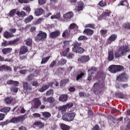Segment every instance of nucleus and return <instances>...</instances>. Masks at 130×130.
Masks as SVG:
<instances>
[{"label": "nucleus", "instance_id": "f257e3e1", "mask_svg": "<svg viewBox=\"0 0 130 130\" xmlns=\"http://www.w3.org/2000/svg\"><path fill=\"white\" fill-rule=\"evenodd\" d=\"M130 48L127 46H121L118 50L115 53V56L117 58L120 56H124L126 54V52H129Z\"/></svg>", "mask_w": 130, "mask_h": 130}, {"label": "nucleus", "instance_id": "f03ea898", "mask_svg": "<svg viewBox=\"0 0 130 130\" xmlns=\"http://www.w3.org/2000/svg\"><path fill=\"white\" fill-rule=\"evenodd\" d=\"M75 116H76V114L75 113H73V112H69L64 114L62 116V119L65 121H73L74 120V118H75Z\"/></svg>", "mask_w": 130, "mask_h": 130}, {"label": "nucleus", "instance_id": "7ed1b4c3", "mask_svg": "<svg viewBox=\"0 0 130 130\" xmlns=\"http://www.w3.org/2000/svg\"><path fill=\"white\" fill-rule=\"evenodd\" d=\"M123 69V67L119 65H111L109 67V71L112 74H116L117 72H120Z\"/></svg>", "mask_w": 130, "mask_h": 130}, {"label": "nucleus", "instance_id": "20e7f679", "mask_svg": "<svg viewBox=\"0 0 130 130\" xmlns=\"http://www.w3.org/2000/svg\"><path fill=\"white\" fill-rule=\"evenodd\" d=\"M47 37V35L46 33L42 31H40L37 35L36 37H35V40L36 41H39V40H41V41H43Z\"/></svg>", "mask_w": 130, "mask_h": 130}, {"label": "nucleus", "instance_id": "39448f33", "mask_svg": "<svg viewBox=\"0 0 130 130\" xmlns=\"http://www.w3.org/2000/svg\"><path fill=\"white\" fill-rule=\"evenodd\" d=\"M23 87L24 91H25L26 93H30L31 90H32L31 85H30V84H29L27 82H23Z\"/></svg>", "mask_w": 130, "mask_h": 130}, {"label": "nucleus", "instance_id": "423d86ee", "mask_svg": "<svg viewBox=\"0 0 130 130\" xmlns=\"http://www.w3.org/2000/svg\"><path fill=\"white\" fill-rule=\"evenodd\" d=\"M78 61L79 62H82L83 63H85L86 62H88L90 60V57L89 56H82L79 57L78 59Z\"/></svg>", "mask_w": 130, "mask_h": 130}, {"label": "nucleus", "instance_id": "0eeeda50", "mask_svg": "<svg viewBox=\"0 0 130 130\" xmlns=\"http://www.w3.org/2000/svg\"><path fill=\"white\" fill-rule=\"evenodd\" d=\"M116 38H117V35L116 34L111 35L107 39V44H111V43H112L113 41H115V40H116Z\"/></svg>", "mask_w": 130, "mask_h": 130}, {"label": "nucleus", "instance_id": "6e6552de", "mask_svg": "<svg viewBox=\"0 0 130 130\" xmlns=\"http://www.w3.org/2000/svg\"><path fill=\"white\" fill-rule=\"evenodd\" d=\"M23 118L24 117H23L22 116L17 117H13L11 119L10 121L12 123H18V122H19V121H23Z\"/></svg>", "mask_w": 130, "mask_h": 130}, {"label": "nucleus", "instance_id": "1a4fd4ad", "mask_svg": "<svg viewBox=\"0 0 130 130\" xmlns=\"http://www.w3.org/2000/svg\"><path fill=\"white\" fill-rule=\"evenodd\" d=\"M110 14H111V12H110V11L106 10L102 15L100 16L99 20H102V17L105 19L106 17H109V16H110Z\"/></svg>", "mask_w": 130, "mask_h": 130}, {"label": "nucleus", "instance_id": "9d476101", "mask_svg": "<svg viewBox=\"0 0 130 130\" xmlns=\"http://www.w3.org/2000/svg\"><path fill=\"white\" fill-rule=\"evenodd\" d=\"M117 81H126L127 80V75L126 74H122L119 75L117 77Z\"/></svg>", "mask_w": 130, "mask_h": 130}, {"label": "nucleus", "instance_id": "9b49d317", "mask_svg": "<svg viewBox=\"0 0 130 130\" xmlns=\"http://www.w3.org/2000/svg\"><path fill=\"white\" fill-rule=\"evenodd\" d=\"M114 59V53H113V50L110 49L108 50V59L109 61H111V60H113Z\"/></svg>", "mask_w": 130, "mask_h": 130}, {"label": "nucleus", "instance_id": "f8f14e48", "mask_svg": "<svg viewBox=\"0 0 130 130\" xmlns=\"http://www.w3.org/2000/svg\"><path fill=\"white\" fill-rule=\"evenodd\" d=\"M6 71V72H12V68L7 65H2L0 66V72Z\"/></svg>", "mask_w": 130, "mask_h": 130}, {"label": "nucleus", "instance_id": "ddd939ff", "mask_svg": "<svg viewBox=\"0 0 130 130\" xmlns=\"http://www.w3.org/2000/svg\"><path fill=\"white\" fill-rule=\"evenodd\" d=\"M60 35V32L59 30H56L55 31H53L50 34V38H56V37H58Z\"/></svg>", "mask_w": 130, "mask_h": 130}, {"label": "nucleus", "instance_id": "4468645a", "mask_svg": "<svg viewBox=\"0 0 130 130\" xmlns=\"http://www.w3.org/2000/svg\"><path fill=\"white\" fill-rule=\"evenodd\" d=\"M43 100L44 102H48L49 103H53V102H54V98L52 96L48 98L43 97Z\"/></svg>", "mask_w": 130, "mask_h": 130}, {"label": "nucleus", "instance_id": "2eb2a0df", "mask_svg": "<svg viewBox=\"0 0 130 130\" xmlns=\"http://www.w3.org/2000/svg\"><path fill=\"white\" fill-rule=\"evenodd\" d=\"M28 48L26 46L21 47L19 54H25L28 51Z\"/></svg>", "mask_w": 130, "mask_h": 130}, {"label": "nucleus", "instance_id": "dca6fc26", "mask_svg": "<svg viewBox=\"0 0 130 130\" xmlns=\"http://www.w3.org/2000/svg\"><path fill=\"white\" fill-rule=\"evenodd\" d=\"M84 9V3L83 2H79L77 4V12H80V11H83Z\"/></svg>", "mask_w": 130, "mask_h": 130}, {"label": "nucleus", "instance_id": "f3484780", "mask_svg": "<svg viewBox=\"0 0 130 130\" xmlns=\"http://www.w3.org/2000/svg\"><path fill=\"white\" fill-rule=\"evenodd\" d=\"M5 38H6L7 39H9V38H11L12 37H14V36H15V35H14V34L8 31H5L4 32L3 34Z\"/></svg>", "mask_w": 130, "mask_h": 130}, {"label": "nucleus", "instance_id": "a211bd4d", "mask_svg": "<svg viewBox=\"0 0 130 130\" xmlns=\"http://www.w3.org/2000/svg\"><path fill=\"white\" fill-rule=\"evenodd\" d=\"M68 94H64L59 96V101H62V102H66V101H68Z\"/></svg>", "mask_w": 130, "mask_h": 130}, {"label": "nucleus", "instance_id": "6ab92c4d", "mask_svg": "<svg viewBox=\"0 0 130 130\" xmlns=\"http://www.w3.org/2000/svg\"><path fill=\"white\" fill-rule=\"evenodd\" d=\"M82 44L81 43H78V42H75L74 44V47L73 48V51H77V49L80 47Z\"/></svg>", "mask_w": 130, "mask_h": 130}, {"label": "nucleus", "instance_id": "aec40b11", "mask_svg": "<svg viewBox=\"0 0 130 130\" xmlns=\"http://www.w3.org/2000/svg\"><path fill=\"white\" fill-rule=\"evenodd\" d=\"M84 76H85V71H80V72H78L77 74L76 80L79 81V80H80V79H82Z\"/></svg>", "mask_w": 130, "mask_h": 130}, {"label": "nucleus", "instance_id": "412c9836", "mask_svg": "<svg viewBox=\"0 0 130 130\" xmlns=\"http://www.w3.org/2000/svg\"><path fill=\"white\" fill-rule=\"evenodd\" d=\"M40 105H41V102H40V100H39L38 99H35L34 104L35 108H38Z\"/></svg>", "mask_w": 130, "mask_h": 130}, {"label": "nucleus", "instance_id": "4be33fe9", "mask_svg": "<svg viewBox=\"0 0 130 130\" xmlns=\"http://www.w3.org/2000/svg\"><path fill=\"white\" fill-rule=\"evenodd\" d=\"M84 33H86L88 36H91V35H93L94 30L90 29H86L84 30Z\"/></svg>", "mask_w": 130, "mask_h": 130}, {"label": "nucleus", "instance_id": "5701e85b", "mask_svg": "<svg viewBox=\"0 0 130 130\" xmlns=\"http://www.w3.org/2000/svg\"><path fill=\"white\" fill-rule=\"evenodd\" d=\"M74 16V14L72 13V12H68L64 14L63 15V18L64 19H71V18H73V16Z\"/></svg>", "mask_w": 130, "mask_h": 130}, {"label": "nucleus", "instance_id": "b1692460", "mask_svg": "<svg viewBox=\"0 0 130 130\" xmlns=\"http://www.w3.org/2000/svg\"><path fill=\"white\" fill-rule=\"evenodd\" d=\"M12 48H4L2 50L3 53L4 54H7V53H11L12 52Z\"/></svg>", "mask_w": 130, "mask_h": 130}, {"label": "nucleus", "instance_id": "393cba45", "mask_svg": "<svg viewBox=\"0 0 130 130\" xmlns=\"http://www.w3.org/2000/svg\"><path fill=\"white\" fill-rule=\"evenodd\" d=\"M71 34V29H67L64 31L62 35V36L63 38H67V36H69Z\"/></svg>", "mask_w": 130, "mask_h": 130}, {"label": "nucleus", "instance_id": "a878e982", "mask_svg": "<svg viewBox=\"0 0 130 130\" xmlns=\"http://www.w3.org/2000/svg\"><path fill=\"white\" fill-rule=\"evenodd\" d=\"M43 13V9L42 8H38L35 11L36 16H40Z\"/></svg>", "mask_w": 130, "mask_h": 130}, {"label": "nucleus", "instance_id": "bb28decb", "mask_svg": "<svg viewBox=\"0 0 130 130\" xmlns=\"http://www.w3.org/2000/svg\"><path fill=\"white\" fill-rule=\"evenodd\" d=\"M67 63V60L64 59H61L59 61H58L57 64V66H63Z\"/></svg>", "mask_w": 130, "mask_h": 130}, {"label": "nucleus", "instance_id": "cd10ccee", "mask_svg": "<svg viewBox=\"0 0 130 130\" xmlns=\"http://www.w3.org/2000/svg\"><path fill=\"white\" fill-rule=\"evenodd\" d=\"M42 114L44 117H45L46 118H49V117L51 116V114L48 112H42Z\"/></svg>", "mask_w": 130, "mask_h": 130}, {"label": "nucleus", "instance_id": "c85d7f7f", "mask_svg": "<svg viewBox=\"0 0 130 130\" xmlns=\"http://www.w3.org/2000/svg\"><path fill=\"white\" fill-rule=\"evenodd\" d=\"M60 86L63 87V86H66V84H69L70 83V80L69 79H64L61 81Z\"/></svg>", "mask_w": 130, "mask_h": 130}, {"label": "nucleus", "instance_id": "c756f323", "mask_svg": "<svg viewBox=\"0 0 130 130\" xmlns=\"http://www.w3.org/2000/svg\"><path fill=\"white\" fill-rule=\"evenodd\" d=\"M58 110H60V111H61V113L62 114L67 111V107L65 105L62 106L58 108Z\"/></svg>", "mask_w": 130, "mask_h": 130}, {"label": "nucleus", "instance_id": "7c9ffc66", "mask_svg": "<svg viewBox=\"0 0 130 130\" xmlns=\"http://www.w3.org/2000/svg\"><path fill=\"white\" fill-rule=\"evenodd\" d=\"M33 19H34V17H33L32 16L30 15L25 19L24 22L27 24V23L31 22V21H32Z\"/></svg>", "mask_w": 130, "mask_h": 130}, {"label": "nucleus", "instance_id": "2f4dec72", "mask_svg": "<svg viewBox=\"0 0 130 130\" xmlns=\"http://www.w3.org/2000/svg\"><path fill=\"white\" fill-rule=\"evenodd\" d=\"M49 58H50V56L43 58L42 59L41 64H43V63H46V62L48 61Z\"/></svg>", "mask_w": 130, "mask_h": 130}, {"label": "nucleus", "instance_id": "473e14b6", "mask_svg": "<svg viewBox=\"0 0 130 130\" xmlns=\"http://www.w3.org/2000/svg\"><path fill=\"white\" fill-rule=\"evenodd\" d=\"M48 88H49V85H45L40 88L39 91H40V92H44V91H46Z\"/></svg>", "mask_w": 130, "mask_h": 130}, {"label": "nucleus", "instance_id": "72a5a7b5", "mask_svg": "<svg viewBox=\"0 0 130 130\" xmlns=\"http://www.w3.org/2000/svg\"><path fill=\"white\" fill-rule=\"evenodd\" d=\"M13 100V98L11 97H7L5 99V101L6 102V103H7V104H10Z\"/></svg>", "mask_w": 130, "mask_h": 130}, {"label": "nucleus", "instance_id": "f704fd0d", "mask_svg": "<svg viewBox=\"0 0 130 130\" xmlns=\"http://www.w3.org/2000/svg\"><path fill=\"white\" fill-rule=\"evenodd\" d=\"M61 128L63 130H69L71 128V127L70 126H68L65 124H62L61 125Z\"/></svg>", "mask_w": 130, "mask_h": 130}, {"label": "nucleus", "instance_id": "c9c22d12", "mask_svg": "<svg viewBox=\"0 0 130 130\" xmlns=\"http://www.w3.org/2000/svg\"><path fill=\"white\" fill-rule=\"evenodd\" d=\"M84 51H85V50L83 48L80 47L77 49L76 51H74V52H77L78 53H83Z\"/></svg>", "mask_w": 130, "mask_h": 130}, {"label": "nucleus", "instance_id": "e433bc0d", "mask_svg": "<svg viewBox=\"0 0 130 130\" xmlns=\"http://www.w3.org/2000/svg\"><path fill=\"white\" fill-rule=\"evenodd\" d=\"M60 13H58L56 15H53L51 17V19L53 20L54 19H60Z\"/></svg>", "mask_w": 130, "mask_h": 130}, {"label": "nucleus", "instance_id": "4c0bfd02", "mask_svg": "<svg viewBox=\"0 0 130 130\" xmlns=\"http://www.w3.org/2000/svg\"><path fill=\"white\" fill-rule=\"evenodd\" d=\"M16 15H17V16H19V17H25V16H26V13H25V12L24 11H19L16 13Z\"/></svg>", "mask_w": 130, "mask_h": 130}, {"label": "nucleus", "instance_id": "58836bf2", "mask_svg": "<svg viewBox=\"0 0 130 130\" xmlns=\"http://www.w3.org/2000/svg\"><path fill=\"white\" fill-rule=\"evenodd\" d=\"M98 5L100 6V7H101V8H103L104 7H106L107 4L102 0L100 2Z\"/></svg>", "mask_w": 130, "mask_h": 130}, {"label": "nucleus", "instance_id": "ea45409f", "mask_svg": "<svg viewBox=\"0 0 130 130\" xmlns=\"http://www.w3.org/2000/svg\"><path fill=\"white\" fill-rule=\"evenodd\" d=\"M15 14H16V10L13 9L10 12V13L8 14V16L9 17H13V16H15Z\"/></svg>", "mask_w": 130, "mask_h": 130}, {"label": "nucleus", "instance_id": "a19ab883", "mask_svg": "<svg viewBox=\"0 0 130 130\" xmlns=\"http://www.w3.org/2000/svg\"><path fill=\"white\" fill-rule=\"evenodd\" d=\"M19 40V39H16L13 41H10L8 42V44L9 45H11L12 44H16V43H17V42H18Z\"/></svg>", "mask_w": 130, "mask_h": 130}, {"label": "nucleus", "instance_id": "79ce46f5", "mask_svg": "<svg viewBox=\"0 0 130 130\" xmlns=\"http://www.w3.org/2000/svg\"><path fill=\"white\" fill-rule=\"evenodd\" d=\"M10 110H11V108L6 107L2 109L1 111L2 112L6 113V112H9Z\"/></svg>", "mask_w": 130, "mask_h": 130}, {"label": "nucleus", "instance_id": "37998d69", "mask_svg": "<svg viewBox=\"0 0 130 130\" xmlns=\"http://www.w3.org/2000/svg\"><path fill=\"white\" fill-rule=\"evenodd\" d=\"M26 44L28 46H30V45H32V39H27L25 40Z\"/></svg>", "mask_w": 130, "mask_h": 130}, {"label": "nucleus", "instance_id": "c03bdc74", "mask_svg": "<svg viewBox=\"0 0 130 130\" xmlns=\"http://www.w3.org/2000/svg\"><path fill=\"white\" fill-rule=\"evenodd\" d=\"M34 78V75L31 74L28 76V77L26 78V81H27V82H30V81H32V80H33Z\"/></svg>", "mask_w": 130, "mask_h": 130}, {"label": "nucleus", "instance_id": "a18cd8bd", "mask_svg": "<svg viewBox=\"0 0 130 130\" xmlns=\"http://www.w3.org/2000/svg\"><path fill=\"white\" fill-rule=\"evenodd\" d=\"M120 6H127L128 3L126 0H122L120 2Z\"/></svg>", "mask_w": 130, "mask_h": 130}, {"label": "nucleus", "instance_id": "49530a36", "mask_svg": "<svg viewBox=\"0 0 130 130\" xmlns=\"http://www.w3.org/2000/svg\"><path fill=\"white\" fill-rule=\"evenodd\" d=\"M51 95H53V90L50 89L47 91L46 93V96H51Z\"/></svg>", "mask_w": 130, "mask_h": 130}, {"label": "nucleus", "instance_id": "de8ad7c7", "mask_svg": "<svg viewBox=\"0 0 130 130\" xmlns=\"http://www.w3.org/2000/svg\"><path fill=\"white\" fill-rule=\"evenodd\" d=\"M23 10H24V11H26V12L27 13H28V14H29V13H30V12L31 11V9L30 8V7L29 6H26L25 7L23 8Z\"/></svg>", "mask_w": 130, "mask_h": 130}, {"label": "nucleus", "instance_id": "09e8293b", "mask_svg": "<svg viewBox=\"0 0 130 130\" xmlns=\"http://www.w3.org/2000/svg\"><path fill=\"white\" fill-rule=\"evenodd\" d=\"M117 95L118 97H119V98H121V99H124V98H125V95L122 94V93L121 92L117 93Z\"/></svg>", "mask_w": 130, "mask_h": 130}, {"label": "nucleus", "instance_id": "8fccbe9b", "mask_svg": "<svg viewBox=\"0 0 130 130\" xmlns=\"http://www.w3.org/2000/svg\"><path fill=\"white\" fill-rule=\"evenodd\" d=\"M75 57V54L73 53H70L68 56H67V58H69V59H72V58H74Z\"/></svg>", "mask_w": 130, "mask_h": 130}, {"label": "nucleus", "instance_id": "3c124183", "mask_svg": "<svg viewBox=\"0 0 130 130\" xmlns=\"http://www.w3.org/2000/svg\"><path fill=\"white\" fill-rule=\"evenodd\" d=\"M73 104L72 103H69L68 104L65 105V107H66L67 109L68 108H71V107H73Z\"/></svg>", "mask_w": 130, "mask_h": 130}, {"label": "nucleus", "instance_id": "603ef678", "mask_svg": "<svg viewBox=\"0 0 130 130\" xmlns=\"http://www.w3.org/2000/svg\"><path fill=\"white\" fill-rule=\"evenodd\" d=\"M123 27L125 28V29H130V23L127 22L124 24Z\"/></svg>", "mask_w": 130, "mask_h": 130}, {"label": "nucleus", "instance_id": "864d4df0", "mask_svg": "<svg viewBox=\"0 0 130 130\" xmlns=\"http://www.w3.org/2000/svg\"><path fill=\"white\" fill-rule=\"evenodd\" d=\"M86 39H87V38L85 36H80L78 38V40H86Z\"/></svg>", "mask_w": 130, "mask_h": 130}, {"label": "nucleus", "instance_id": "5fc2aeb1", "mask_svg": "<svg viewBox=\"0 0 130 130\" xmlns=\"http://www.w3.org/2000/svg\"><path fill=\"white\" fill-rule=\"evenodd\" d=\"M18 2L21 4H28L29 3V0H18Z\"/></svg>", "mask_w": 130, "mask_h": 130}, {"label": "nucleus", "instance_id": "6e6d98bb", "mask_svg": "<svg viewBox=\"0 0 130 130\" xmlns=\"http://www.w3.org/2000/svg\"><path fill=\"white\" fill-rule=\"evenodd\" d=\"M10 90L12 91V92H15V93H17V92H18V89L16 87H11Z\"/></svg>", "mask_w": 130, "mask_h": 130}, {"label": "nucleus", "instance_id": "4d7b16f0", "mask_svg": "<svg viewBox=\"0 0 130 130\" xmlns=\"http://www.w3.org/2000/svg\"><path fill=\"white\" fill-rule=\"evenodd\" d=\"M85 27L86 28H92V29H94V25L92 24H88L85 26Z\"/></svg>", "mask_w": 130, "mask_h": 130}, {"label": "nucleus", "instance_id": "13d9d810", "mask_svg": "<svg viewBox=\"0 0 130 130\" xmlns=\"http://www.w3.org/2000/svg\"><path fill=\"white\" fill-rule=\"evenodd\" d=\"M106 33H107V30H106V29H102L101 30V34L103 36L105 35V34H106Z\"/></svg>", "mask_w": 130, "mask_h": 130}, {"label": "nucleus", "instance_id": "bf43d9fd", "mask_svg": "<svg viewBox=\"0 0 130 130\" xmlns=\"http://www.w3.org/2000/svg\"><path fill=\"white\" fill-rule=\"evenodd\" d=\"M56 64V60H54L50 64V68H53L54 66Z\"/></svg>", "mask_w": 130, "mask_h": 130}, {"label": "nucleus", "instance_id": "052dcab7", "mask_svg": "<svg viewBox=\"0 0 130 130\" xmlns=\"http://www.w3.org/2000/svg\"><path fill=\"white\" fill-rule=\"evenodd\" d=\"M2 46H8L9 45V42L5 41L2 43Z\"/></svg>", "mask_w": 130, "mask_h": 130}, {"label": "nucleus", "instance_id": "680f3d73", "mask_svg": "<svg viewBox=\"0 0 130 130\" xmlns=\"http://www.w3.org/2000/svg\"><path fill=\"white\" fill-rule=\"evenodd\" d=\"M19 110H20L21 113H25V112L26 111L23 106L20 107V108H19Z\"/></svg>", "mask_w": 130, "mask_h": 130}, {"label": "nucleus", "instance_id": "e2e57ef3", "mask_svg": "<svg viewBox=\"0 0 130 130\" xmlns=\"http://www.w3.org/2000/svg\"><path fill=\"white\" fill-rule=\"evenodd\" d=\"M9 31L10 32V33H12V34H13V33H16V31H17V29L16 28H10L9 29Z\"/></svg>", "mask_w": 130, "mask_h": 130}, {"label": "nucleus", "instance_id": "0e129e2a", "mask_svg": "<svg viewBox=\"0 0 130 130\" xmlns=\"http://www.w3.org/2000/svg\"><path fill=\"white\" fill-rule=\"evenodd\" d=\"M42 21H43V19L42 18H39L36 21L35 24H40V23H41Z\"/></svg>", "mask_w": 130, "mask_h": 130}, {"label": "nucleus", "instance_id": "69168bd1", "mask_svg": "<svg viewBox=\"0 0 130 130\" xmlns=\"http://www.w3.org/2000/svg\"><path fill=\"white\" fill-rule=\"evenodd\" d=\"M76 26L77 25L75 23H72L70 24V29H75Z\"/></svg>", "mask_w": 130, "mask_h": 130}, {"label": "nucleus", "instance_id": "338daca9", "mask_svg": "<svg viewBox=\"0 0 130 130\" xmlns=\"http://www.w3.org/2000/svg\"><path fill=\"white\" fill-rule=\"evenodd\" d=\"M38 3L39 5H44L46 2L45 0H39Z\"/></svg>", "mask_w": 130, "mask_h": 130}, {"label": "nucleus", "instance_id": "774afa93", "mask_svg": "<svg viewBox=\"0 0 130 130\" xmlns=\"http://www.w3.org/2000/svg\"><path fill=\"white\" fill-rule=\"evenodd\" d=\"M31 85L32 86H38V82H37L36 81H34L31 83Z\"/></svg>", "mask_w": 130, "mask_h": 130}]
</instances>
